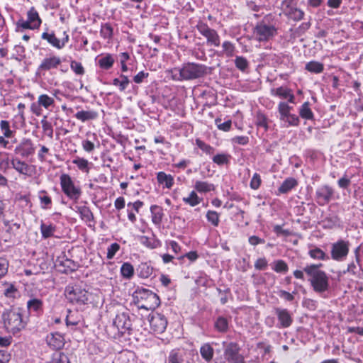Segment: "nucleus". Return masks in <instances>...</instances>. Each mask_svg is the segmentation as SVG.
<instances>
[{
  "instance_id": "nucleus-63",
  "label": "nucleus",
  "mask_w": 363,
  "mask_h": 363,
  "mask_svg": "<svg viewBox=\"0 0 363 363\" xmlns=\"http://www.w3.org/2000/svg\"><path fill=\"white\" fill-rule=\"evenodd\" d=\"M323 222L325 223V227L331 228L338 222V218L337 216L327 217Z\"/></svg>"
},
{
  "instance_id": "nucleus-34",
  "label": "nucleus",
  "mask_w": 363,
  "mask_h": 363,
  "mask_svg": "<svg viewBox=\"0 0 363 363\" xmlns=\"http://www.w3.org/2000/svg\"><path fill=\"white\" fill-rule=\"evenodd\" d=\"M0 129L6 138H13L15 136L16 132L11 129L10 123L8 121L2 120L0 122Z\"/></svg>"
},
{
  "instance_id": "nucleus-17",
  "label": "nucleus",
  "mask_w": 363,
  "mask_h": 363,
  "mask_svg": "<svg viewBox=\"0 0 363 363\" xmlns=\"http://www.w3.org/2000/svg\"><path fill=\"white\" fill-rule=\"evenodd\" d=\"M271 94L283 99H287L289 103H294L295 96L292 91L289 88L280 86L276 89H272Z\"/></svg>"
},
{
  "instance_id": "nucleus-49",
  "label": "nucleus",
  "mask_w": 363,
  "mask_h": 363,
  "mask_svg": "<svg viewBox=\"0 0 363 363\" xmlns=\"http://www.w3.org/2000/svg\"><path fill=\"white\" fill-rule=\"evenodd\" d=\"M100 33L104 38L109 39L113 35V28L109 23L102 24Z\"/></svg>"
},
{
  "instance_id": "nucleus-40",
  "label": "nucleus",
  "mask_w": 363,
  "mask_h": 363,
  "mask_svg": "<svg viewBox=\"0 0 363 363\" xmlns=\"http://www.w3.org/2000/svg\"><path fill=\"white\" fill-rule=\"evenodd\" d=\"M38 198L40 201V205L43 208L48 209L50 208L52 200L45 191H40L39 192Z\"/></svg>"
},
{
  "instance_id": "nucleus-54",
  "label": "nucleus",
  "mask_w": 363,
  "mask_h": 363,
  "mask_svg": "<svg viewBox=\"0 0 363 363\" xmlns=\"http://www.w3.org/2000/svg\"><path fill=\"white\" fill-rule=\"evenodd\" d=\"M196 144L201 150L206 152L207 154H209V155L213 154L214 148L213 147H211V145L205 143L203 141H202L199 139H196Z\"/></svg>"
},
{
  "instance_id": "nucleus-58",
  "label": "nucleus",
  "mask_w": 363,
  "mask_h": 363,
  "mask_svg": "<svg viewBox=\"0 0 363 363\" xmlns=\"http://www.w3.org/2000/svg\"><path fill=\"white\" fill-rule=\"evenodd\" d=\"M120 249V245L115 242V243H113L111 244L108 247V250H107V258L108 259H112L114 255H116V253Z\"/></svg>"
},
{
  "instance_id": "nucleus-33",
  "label": "nucleus",
  "mask_w": 363,
  "mask_h": 363,
  "mask_svg": "<svg viewBox=\"0 0 363 363\" xmlns=\"http://www.w3.org/2000/svg\"><path fill=\"white\" fill-rule=\"evenodd\" d=\"M75 116L82 121H86L95 119L98 113L94 111H80L75 114Z\"/></svg>"
},
{
  "instance_id": "nucleus-25",
  "label": "nucleus",
  "mask_w": 363,
  "mask_h": 363,
  "mask_svg": "<svg viewBox=\"0 0 363 363\" xmlns=\"http://www.w3.org/2000/svg\"><path fill=\"white\" fill-rule=\"evenodd\" d=\"M157 179L158 183L164 184L167 189L172 188L174 184V178L170 174H167L164 172L157 173Z\"/></svg>"
},
{
  "instance_id": "nucleus-42",
  "label": "nucleus",
  "mask_w": 363,
  "mask_h": 363,
  "mask_svg": "<svg viewBox=\"0 0 363 363\" xmlns=\"http://www.w3.org/2000/svg\"><path fill=\"white\" fill-rule=\"evenodd\" d=\"M292 108L289 106L285 102H280L278 106V111L280 113V119L282 121H285L286 118L289 116L290 113V111Z\"/></svg>"
},
{
  "instance_id": "nucleus-30",
  "label": "nucleus",
  "mask_w": 363,
  "mask_h": 363,
  "mask_svg": "<svg viewBox=\"0 0 363 363\" xmlns=\"http://www.w3.org/2000/svg\"><path fill=\"white\" fill-rule=\"evenodd\" d=\"M297 185V181L292 177L286 179L279 188L281 194H286Z\"/></svg>"
},
{
  "instance_id": "nucleus-7",
  "label": "nucleus",
  "mask_w": 363,
  "mask_h": 363,
  "mask_svg": "<svg viewBox=\"0 0 363 363\" xmlns=\"http://www.w3.org/2000/svg\"><path fill=\"white\" fill-rule=\"evenodd\" d=\"M350 243L348 241L340 240L331 246V257L336 261L344 260L349 253Z\"/></svg>"
},
{
  "instance_id": "nucleus-38",
  "label": "nucleus",
  "mask_w": 363,
  "mask_h": 363,
  "mask_svg": "<svg viewBox=\"0 0 363 363\" xmlns=\"http://www.w3.org/2000/svg\"><path fill=\"white\" fill-rule=\"evenodd\" d=\"M324 66L316 61H311L306 65V69L313 73H320L323 71Z\"/></svg>"
},
{
  "instance_id": "nucleus-24",
  "label": "nucleus",
  "mask_w": 363,
  "mask_h": 363,
  "mask_svg": "<svg viewBox=\"0 0 363 363\" xmlns=\"http://www.w3.org/2000/svg\"><path fill=\"white\" fill-rule=\"evenodd\" d=\"M150 211L152 223L157 225H160L164 216L163 209L159 206L153 205L150 207Z\"/></svg>"
},
{
  "instance_id": "nucleus-23",
  "label": "nucleus",
  "mask_w": 363,
  "mask_h": 363,
  "mask_svg": "<svg viewBox=\"0 0 363 363\" xmlns=\"http://www.w3.org/2000/svg\"><path fill=\"white\" fill-rule=\"evenodd\" d=\"M4 224L6 231L4 240L7 242L11 240L13 236L16 235L20 228V224L16 223H11L9 221H5Z\"/></svg>"
},
{
  "instance_id": "nucleus-5",
  "label": "nucleus",
  "mask_w": 363,
  "mask_h": 363,
  "mask_svg": "<svg viewBox=\"0 0 363 363\" xmlns=\"http://www.w3.org/2000/svg\"><path fill=\"white\" fill-rule=\"evenodd\" d=\"M254 33L259 41H268L277 34V29L272 25L259 23L255 28Z\"/></svg>"
},
{
  "instance_id": "nucleus-3",
  "label": "nucleus",
  "mask_w": 363,
  "mask_h": 363,
  "mask_svg": "<svg viewBox=\"0 0 363 363\" xmlns=\"http://www.w3.org/2000/svg\"><path fill=\"white\" fill-rule=\"evenodd\" d=\"M2 320L5 328L13 334L23 329L26 325V321L22 316V309L20 308H11L4 311Z\"/></svg>"
},
{
  "instance_id": "nucleus-16",
  "label": "nucleus",
  "mask_w": 363,
  "mask_h": 363,
  "mask_svg": "<svg viewBox=\"0 0 363 363\" xmlns=\"http://www.w3.org/2000/svg\"><path fill=\"white\" fill-rule=\"evenodd\" d=\"M61 63L60 57L52 56L45 58L38 68V72L48 71L56 68Z\"/></svg>"
},
{
  "instance_id": "nucleus-41",
  "label": "nucleus",
  "mask_w": 363,
  "mask_h": 363,
  "mask_svg": "<svg viewBox=\"0 0 363 363\" xmlns=\"http://www.w3.org/2000/svg\"><path fill=\"white\" fill-rule=\"evenodd\" d=\"M215 328L216 329L221 333H225L228 329V320L223 317H218L215 322Z\"/></svg>"
},
{
  "instance_id": "nucleus-35",
  "label": "nucleus",
  "mask_w": 363,
  "mask_h": 363,
  "mask_svg": "<svg viewBox=\"0 0 363 363\" xmlns=\"http://www.w3.org/2000/svg\"><path fill=\"white\" fill-rule=\"evenodd\" d=\"M194 188L197 191L201 193H206L215 189V186L213 184L201 181H196Z\"/></svg>"
},
{
  "instance_id": "nucleus-44",
  "label": "nucleus",
  "mask_w": 363,
  "mask_h": 363,
  "mask_svg": "<svg viewBox=\"0 0 363 363\" xmlns=\"http://www.w3.org/2000/svg\"><path fill=\"white\" fill-rule=\"evenodd\" d=\"M235 67L240 71L245 72L249 67L247 59L242 56H237L235 60Z\"/></svg>"
},
{
  "instance_id": "nucleus-18",
  "label": "nucleus",
  "mask_w": 363,
  "mask_h": 363,
  "mask_svg": "<svg viewBox=\"0 0 363 363\" xmlns=\"http://www.w3.org/2000/svg\"><path fill=\"white\" fill-rule=\"evenodd\" d=\"M42 38L46 40L52 46L60 49L65 46L68 40V35H66L62 40H60L54 33L45 32L42 34Z\"/></svg>"
},
{
  "instance_id": "nucleus-20",
  "label": "nucleus",
  "mask_w": 363,
  "mask_h": 363,
  "mask_svg": "<svg viewBox=\"0 0 363 363\" xmlns=\"http://www.w3.org/2000/svg\"><path fill=\"white\" fill-rule=\"evenodd\" d=\"M48 344L54 350H60L65 345L64 337L58 333L47 337Z\"/></svg>"
},
{
  "instance_id": "nucleus-13",
  "label": "nucleus",
  "mask_w": 363,
  "mask_h": 363,
  "mask_svg": "<svg viewBox=\"0 0 363 363\" xmlns=\"http://www.w3.org/2000/svg\"><path fill=\"white\" fill-rule=\"evenodd\" d=\"M291 0H284L282 1V6H285L284 13L289 18L299 21L304 17V12L301 9H299L295 6L291 5Z\"/></svg>"
},
{
  "instance_id": "nucleus-61",
  "label": "nucleus",
  "mask_w": 363,
  "mask_h": 363,
  "mask_svg": "<svg viewBox=\"0 0 363 363\" xmlns=\"http://www.w3.org/2000/svg\"><path fill=\"white\" fill-rule=\"evenodd\" d=\"M261 181L260 175L255 173L250 182V187L252 189H257L261 184Z\"/></svg>"
},
{
  "instance_id": "nucleus-12",
  "label": "nucleus",
  "mask_w": 363,
  "mask_h": 363,
  "mask_svg": "<svg viewBox=\"0 0 363 363\" xmlns=\"http://www.w3.org/2000/svg\"><path fill=\"white\" fill-rule=\"evenodd\" d=\"M334 191L328 185L319 187L315 191V200L319 206L328 203L333 196Z\"/></svg>"
},
{
  "instance_id": "nucleus-29",
  "label": "nucleus",
  "mask_w": 363,
  "mask_h": 363,
  "mask_svg": "<svg viewBox=\"0 0 363 363\" xmlns=\"http://www.w3.org/2000/svg\"><path fill=\"white\" fill-rule=\"evenodd\" d=\"M137 272L140 277L148 278L152 275L153 268L146 262L141 263L137 268Z\"/></svg>"
},
{
  "instance_id": "nucleus-45",
  "label": "nucleus",
  "mask_w": 363,
  "mask_h": 363,
  "mask_svg": "<svg viewBox=\"0 0 363 363\" xmlns=\"http://www.w3.org/2000/svg\"><path fill=\"white\" fill-rule=\"evenodd\" d=\"M121 78L122 79L121 81L118 78L114 79L113 80V84L115 86H118L120 91H123L125 89V88L130 83V80L127 76H125L123 74L121 75Z\"/></svg>"
},
{
  "instance_id": "nucleus-15",
  "label": "nucleus",
  "mask_w": 363,
  "mask_h": 363,
  "mask_svg": "<svg viewBox=\"0 0 363 363\" xmlns=\"http://www.w3.org/2000/svg\"><path fill=\"white\" fill-rule=\"evenodd\" d=\"M88 301L87 291L80 289L69 291V302L85 304Z\"/></svg>"
},
{
  "instance_id": "nucleus-51",
  "label": "nucleus",
  "mask_w": 363,
  "mask_h": 363,
  "mask_svg": "<svg viewBox=\"0 0 363 363\" xmlns=\"http://www.w3.org/2000/svg\"><path fill=\"white\" fill-rule=\"evenodd\" d=\"M256 125L258 127H263L265 130L268 129L267 118L266 116L258 112L256 116Z\"/></svg>"
},
{
  "instance_id": "nucleus-55",
  "label": "nucleus",
  "mask_w": 363,
  "mask_h": 363,
  "mask_svg": "<svg viewBox=\"0 0 363 363\" xmlns=\"http://www.w3.org/2000/svg\"><path fill=\"white\" fill-rule=\"evenodd\" d=\"M41 124L44 133L48 136L52 137L53 133L52 127L51 123L46 120V116L41 121Z\"/></svg>"
},
{
  "instance_id": "nucleus-8",
  "label": "nucleus",
  "mask_w": 363,
  "mask_h": 363,
  "mask_svg": "<svg viewBox=\"0 0 363 363\" xmlns=\"http://www.w3.org/2000/svg\"><path fill=\"white\" fill-rule=\"evenodd\" d=\"M12 168L17 172L26 177H32L35 173V167L30 165L18 157H13L10 161Z\"/></svg>"
},
{
  "instance_id": "nucleus-57",
  "label": "nucleus",
  "mask_w": 363,
  "mask_h": 363,
  "mask_svg": "<svg viewBox=\"0 0 363 363\" xmlns=\"http://www.w3.org/2000/svg\"><path fill=\"white\" fill-rule=\"evenodd\" d=\"M71 68L78 75H83L84 74V68L82 63L79 62L72 61Z\"/></svg>"
},
{
  "instance_id": "nucleus-56",
  "label": "nucleus",
  "mask_w": 363,
  "mask_h": 363,
  "mask_svg": "<svg viewBox=\"0 0 363 363\" xmlns=\"http://www.w3.org/2000/svg\"><path fill=\"white\" fill-rule=\"evenodd\" d=\"M206 217L208 220L211 222L213 225L217 226L218 225L219 216L217 212L209 211L206 214Z\"/></svg>"
},
{
  "instance_id": "nucleus-59",
  "label": "nucleus",
  "mask_w": 363,
  "mask_h": 363,
  "mask_svg": "<svg viewBox=\"0 0 363 363\" xmlns=\"http://www.w3.org/2000/svg\"><path fill=\"white\" fill-rule=\"evenodd\" d=\"M8 267L9 262L6 259L0 257V279L6 274Z\"/></svg>"
},
{
  "instance_id": "nucleus-19",
  "label": "nucleus",
  "mask_w": 363,
  "mask_h": 363,
  "mask_svg": "<svg viewBox=\"0 0 363 363\" xmlns=\"http://www.w3.org/2000/svg\"><path fill=\"white\" fill-rule=\"evenodd\" d=\"M186 352L183 349L172 350L167 357V363H184Z\"/></svg>"
},
{
  "instance_id": "nucleus-50",
  "label": "nucleus",
  "mask_w": 363,
  "mask_h": 363,
  "mask_svg": "<svg viewBox=\"0 0 363 363\" xmlns=\"http://www.w3.org/2000/svg\"><path fill=\"white\" fill-rule=\"evenodd\" d=\"M183 201L191 206H195L201 201L195 191H191L188 197L184 198Z\"/></svg>"
},
{
  "instance_id": "nucleus-52",
  "label": "nucleus",
  "mask_w": 363,
  "mask_h": 363,
  "mask_svg": "<svg viewBox=\"0 0 363 363\" xmlns=\"http://www.w3.org/2000/svg\"><path fill=\"white\" fill-rule=\"evenodd\" d=\"M81 195V189L79 187L74 186V183L69 178V199H77Z\"/></svg>"
},
{
  "instance_id": "nucleus-22",
  "label": "nucleus",
  "mask_w": 363,
  "mask_h": 363,
  "mask_svg": "<svg viewBox=\"0 0 363 363\" xmlns=\"http://www.w3.org/2000/svg\"><path fill=\"white\" fill-rule=\"evenodd\" d=\"M160 304V300L159 296L156 294L152 292V294H150V296L146 301V302L140 304V308H145L147 310H151L158 307Z\"/></svg>"
},
{
  "instance_id": "nucleus-37",
  "label": "nucleus",
  "mask_w": 363,
  "mask_h": 363,
  "mask_svg": "<svg viewBox=\"0 0 363 363\" xmlns=\"http://www.w3.org/2000/svg\"><path fill=\"white\" fill-rule=\"evenodd\" d=\"M99 65L101 68L104 69H108L112 67L114 63V59L111 55L108 54L105 57H101L99 60Z\"/></svg>"
},
{
  "instance_id": "nucleus-53",
  "label": "nucleus",
  "mask_w": 363,
  "mask_h": 363,
  "mask_svg": "<svg viewBox=\"0 0 363 363\" xmlns=\"http://www.w3.org/2000/svg\"><path fill=\"white\" fill-rule=\"evenodd\" d=\"M230 155L227 154H218L213 157V161L218 165H223L229 162Z\"/></svg>"
},
{
  "instance_id": "nucleus-4",
  "label": "nucleus",
  "mask_w": 363,
  "mask_h": 363,
  "mask_svg": "<svg viewBox=\"0 0 363 363\" xmlns=\"http://www.w3.org/2000/svg\"><path fill=\"white\" fill-rule=\"evenodd\" d=\"M196 28L206 38L208 44L216 47L220 45V37L216 30L209 28L206 23L202 21H199Z\"/></svg>"
},
{
  "instance_id": "nucleus-14",
  "label": "nucleus",
  "mask_w": 363,
  "mask_h": 363,
  "mask_svg": "<svg viewBox=\"0 0 363 363\" xmlns=\"http://www.w3.org/2000/svg\"><path fill=\"white\" fill-rule=\"evenodd\" d=\"M274 312L281 328H289L292 324L293 318L287 309L274 308Z\"/></svg>"
},
{
  "instance_id": "nucleus-36",
  "label": "nucleus",
  "mask_w": 363,
  "mask_h": 363,
  "mask_svg": "<svg viewBox=\"0 0 363 363\" xmlns=\"http://www.w3.org/2000/svg\"><path fill=\"white\" fill-rule=\"evenodd\" d=\"M200 352L202 357L208 362L213 358V349L208 343L204 344L201 346Z\"/></svg>"
},
{
  "instance_id": "nucleus-28",
  "label": "nucleus",
  "mask_w": 363,
  "mask_h": 363,
  "mask_svg": "<svg viewBox=\"0 0 363 363\" xmlns=\"http://www.w3.org/2000/svg\"><path fill=\"white\" fill-rule=\"evenodd\" d=\"M68 259L64 254L62 257H58L55 262V267L56 270L61 273H67L68 269Z\"/></svg>"
},
{
  "instance_id": "nucleus-26",
  "label": "nucleus",
  "mask_w": 363,
  "mask_h": 363,
  "mask_svg": "<svg viewBox=\"0 0 363 363\" xmlns=\"http://www.w3.org/2000/svg\"><path fill=\"white\" fill-rule=\"evenodd\" d=\"M72 163L75 164L79 170L83 173L89 174L90 170V163L84 158L76 157Z\"/></svg>"
},
{
  "instance_id": "nucleus-10",
  "label": "nucleus",
  "mask_w": 363,
  "mask_h": 363,
  "mask_svg": "<svg viewBox=\"0 0 363 363\" xmlns=\"http://www.w3.org/2000/svg\"><path fill=\"white\" fill-rule=\"evenodd\" d=\"M35 152V147L31 140L23 138L14 149V153L23 158H27Z\"/></svg>"
},
{
  "instance_id": "nucleus-21",
  "label": "nucleus",
  "mask_w": 363,
  "mask_h": 363,
  "mask_svg": "<svg viewBox=\"0 0 363 363\" xmlns=\"http://www.w3.org/2000/svg\"><path fill=\"white\" fill-rule=\"evenodd\" d=\"M152 291L146 289H138L133 294V298L137 304L140 306L141 303L146 302Z\"/></svg>"
},
{
  "instance_id": "nucleus-48",
  "label": "nucleus",
  "mask_w": 363,
  "mask_h": 363,
  "mask_svg": "<svg viewBox=\"0 0 363 363\" xmlns=\"http://www.w3.org/2000/svg\"><path fill=\"white\" fill-rule=\"evenodd\" d=\"M53 102V99L46 94L40 95L38 100L39 105H41L45 108H48L51 105H52Z\"/></svg>"
},
{
  "instance_id": "nucleus-9",
  "label": "nucleus",
  "mask_w": 363,
  "mask_h": 363,
  "mask_svg": "<svg viewBox=\"0 0 363 363\" xmlns=\"http://www.w3.org/2000/svg\"><path fill=\"white\" fill-rule=\"evenodd\" d=\"M113 325L116 328L118 333L125 334L131 330V320L126 313H118L113 321Z\"/></svg>"
},
{
  "instance_id": "nucleus-27",
  "label": "nucleus",
  "mask_w": 363,
  "mask_h": 363,
  "mask_svg": "<svg viewBox=\"0 0 363 363\" xmlns=\"http://www.w3.org/2000/svg\"><path fill=\"white\" fill-rule=\"evenodd\" d=\"M28 21L33 25L34 28H38L41 24V19L39 17L37 11L32 7L27 13Z\"/></svg>"
},
{
  "instance_id": "nucleus-32",
  "label": "nucleus",
  "mask_w": 363,
  "mask_h": 363,
  "mask_svg": "<svg viewBox=\"0 0 363 363\" xmlns=\"http://www.w3.org/2000/svg\"><path fill=\"white\" fill-rule=\"evenodd\" d=\"M308 255L312 259L318 260L329 259V257L321 249L318 247H313L308 251Z\"/></svg>"
},
{
  "instance_id": "nucleus-11",
  "label": "nucleus",
  "mask_w": 363,
  "mask_h": 363,
  "mask_svg": "<svg viewBox=\"0 0 363 363\" xmlns=\"http://www.w3.org/2000/svg\"><path fill=\"white\" fill-rule=\"evenodd\" d=\"M149 322L152 331L157 334L162 333L167 325L166 318L160 313H155L150 316Z\"/></svg>"
},
{
  "instance_id": "nucleus-43",
  "label": "nucleus",
  "mask_w": 363,
  "mask_h": 363,
  "mask_svg": "<svg viewBox=\"0 0 363 363\" xmlns=\"http://www.w3.org/2000/svg\"><path fill=\"white\" fill-rule=\"evenodd\" d=\"M121 273L123 277L130 279L133 276L134 268L130 263L125 262L121 266Z\"/></svg>"
},
{
  "instance_id": "nucleus-60",
  "label": "nucleus",
  "mask_w": 363,
  "mask_h": 363,
  "mask_svg": "<svg viewBox=\"0 0 363 363\" xmlns=\"http://www.w3.org/2000/svg\"><path fill=\"white\" fill-rule=\"evenodd\" d=\"M221 122V119L216 118V123L218 125V129L222 130L223 131H228L231 128L232 122L230 120H228L223 123H220Z\"/></svg>"
},
{
  "instance_id": "nucleus-2",
  "label": "nucleus",
  "mask_w": 363,
  "mask_h": 363,
  "mask_svg": "<svg viewBox=\"0 0 363 363\" xmlns=\"http://www.w3.org/2000/svg\"><path fill=\"white\" fill-rule=\"evenodd\" d=\"M207 67L197 63L188 62L180 69H171L172 79L177 81L192 80L201 78L207 74Z\"/></svg>"
},
{
  "instance_id": "nucleus-1",
  "label": "nucleus",
  "mask_w": 363,
  "mask_h": 363,
  "mask_svg": "<svg viewBox=\"0 0 363 363\" xmlns=\"http://www.w3.org/2000/svg\"><path fill=\"white\" fill-rule=\"evenodd\" d=\"M322 267V264H311L303 267L308 282L313 291L318 294L325 292L330 286L328 276L324 271L320 269Z\"/></svg>"
},
{
  "instance_id": "nucleus-64",
  "label": "nucleus",
  "mask_w": 363,
  "mask_h": 363,
  "mask_svg": "<svg viewBox=\"0 0 363 363\" xmlns=\"http://www.w3.org/2000/svg\"><path fill=\"white\" fill-rule=\"evenodd\" d=\"M267 267V261L265 258H259L255 264V269L258 270H264Z\"/></svg>"
},
{
  "instance_id": "nucleus-6",
  "label": "nucleus",
  "mask_w": 363,
  "mask_h": 363,
  "mask_svg": "<svg viewBox=\"0 0 363 363\" xmlns=\"http://www.w3.org/2000/svg\"><path fill=\"white\" fill-rule=\"evenodd\" d=\"M237 343L230 342L225 346L224 357L229 363H245L244 357L240 354Z\"/></svg>"
},
{
  "instance_id": "nucleus-62",
  "label": "nucleus",
  "mask_w": 363,
  "mask_h": 363,
  "mask_svg": "<svg viewBox=\"0 0 363 363\" xmlns=\"http://www.w3.org/2000/svg\"><path fill=\"white\" fill-rule=\"evenodd\" d=\"M16 26L18 30H19V28L35 29L34 27H33V25L28 20L25 21L23 19H20L18 21Z\"/></svg>"
},
{
  "instance_id": "nucleus-46",
  "label": "nucleus",
  "mask_w": 363,
  "mask_h": 363,
  "mask_svg": "<svg viewBox=\"0 0 363 363\" xmlns=\"http://www.w3.org/2000/svg\"><path fill=\"white\" fill-rule=\"evenodd\" d=\"M223 52L228 57H230L234 56L235 48L234 45L230 41H225L222 45Z\"/></svg>"
},
{
  "instance_id": "nucleus-47",
  "label": "nucleus",
  "mask_w": 363,
  "mask_h": 363,
  "mask_svg": "<svg viewBox=\"0 0 363 363\" xmlns=\"http://www.w3.org/2000/svg\"><path fill=\"white\" fill-rule=\"evenodd\" d=\"M273 269L278 273H286L289 267L284 260L279 259L274 262Z\"/></svg>"
},
{
  "instance_id": "nucleus-31",
  "label": "nucleus",
  "mask_w": 363,
  "mask_h": 363,
  "mask_svg": "<svg viewBox=\"0 0 363 363\" xmlns=\"http://www.w3.org/2000/svg\"><path fill=\"white\" fill-rule=\"evenodd\" d=\"M28 310L31 312L39 313L43 311V302L38 298H32L27 302Z\"/></svg>"
},
{
  "instance_id": "nucleus-39",
  "label": "nucleus",
  "mask_w": 363,
  "mask_h": 363,
  "mask_svg": "<svg viewBox=\"0 0 363 363\" xmlns=\"http://www.w3.org/2000/svg\"><path fill=\"white\" fill-rule=\"evenodd\" d=\"M309 106V102H305L300 108L299 114L303 118L312 120L313 118V113Z\"/></svg>"
}]
</instances>
